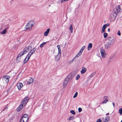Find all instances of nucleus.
Here are the masks:
<instances>
[{
	"label": "nucleus",
	"mask_w": 122,
	"mask_h": 122,
	"mask_svg": "<svg viewBox=\"0 0 122 122\" xmlns=\"http://www.w3.org/2000/svg\"><path fill=\"white\" fill-rule=\"evenodd\" d=\"M50 30V28H48L46 31L44 32V35L45 36H47Z\"/></svg>",
	"instance_id": "ddd939ff"
},
{
	"label": "nucleus",
	"mask_w": 122,
	"mask_h": 122,
	"mask_svg": "<svg viewBox=\"0 0 122 122\" xmlns=\"http://www.w3.org/2000/svg\"><path fill=\"white\" fill-rule=\"evenodd\" d=\"M58 50V54L60 53L61 54V50L60 49V46L59 45H58L57 46Z\"/></svg>",
	"instance_id": "b1692460"
},
{
	"label": "nucleus",
	"mask_w": 122,
	"mask_h": 122,
	"mask_svg": "<svg viewBox=\"0 0 122 122\" xmlns=\"http://www.w3.org/2000/svg\"><path fill=\"white\" fill-rule=\"evenodd\" d=\"M105 121H106L107 122L108 121L107 119L106 118H105Z\"/></svg>",
	"instance_id": "3c124183"
},
{
	"label": "nucleus",
	"mask_w": 122,
	"mask_h": 122,
	"mask_svg": "<svg viewBox=\"0 0 122 122\" xmlns=\"http://www.w3.org/2000/svg\"><path fill=\"white\" fill-rule=\"evenodd\" d=\"M8 107H5V109H7L8 108Z\"/></svg>",
	"instance_id": "4d7b16f0"
},
{
	"label": "nucleus",
	"mask_w": 122,
	"mask_h": 122,
	"mask_svg": "<svg viewBox=\"0 0 122 122\" xmlns=\"http://www.w3.org/2000/svg\"><path fill=\"white\" fill-rule=\"evenodd\" d=\"M34 25L33 21H30L25 26V27L26 29L28 30H31Z\"/></svg>",
	"instance_id": "f03ea898"
},
{
	"label": "nucleus",
	"mask_w": 122,
	"mask_h": 122,
	"mask_svg": "<svg viewBox=\"0 0 122 122\" xmlns=\"http://www.w3.org/2000/svg\"><path fill=\"white\" fill-rule=\"evenodd\" d=\"M29 118L28 116V115L26 114L24 115L21 118Z\"/></svg>",
	"instance_id": "a878e982"
},
{
	"label": "nucleus",
	"mask_w": 122,
	"mask_h": 122,
	"mask_svg": "<svg viewBox=\"0 0 122 122\" xmlns=\"http://www.w3.org/2000/svg\"><path fill=\"white\" fill-rule=\"evenodd\" d=\"M23 86L22 84L21 83H18L17 84V86L19 90H20V89L21 87H22Z\"/></svg>",
	"instance_id": "9d476101"
},
{
	"label": "nucleus",
	"mask_w": 122,
	"mask_h": 122,
	"mask_svg": "<svg viewBox=\"0 0 122 122\" xmlns=\"http://www.w3.org/2000/svg\"><path fill=\"white\" fill-rule=\"evenodd\" d=\"M22 108L20 107V106H19L17 109V111H20Z\"/></svg>",
	"instance_id": "c85d7f7f"
},
{
	"label": "nucleus",
	"mask_w": 122,
	"mask_h": 122,
	"mask_svg": "<svg viewBox=\"0 0 122 122\" xmlns=\"http://www.w3.org/2000/svg\"><path fill=\"white\" fill-rule=\"evenodd\" d=\"M33 79L31 78H30L29 79L28 81H27V83L28 84H30L33 82Z\"/></svg>",
	"instance_id": "f3484780"
},
{
	"label": "nucleus",
	"mask_w": 122,
	"mask_h": 122,
	"mask_svg": "<svg viewBox=\"0 0 122 122\" xmlns=\"http://www.w3.org/2000/svg\"><path fill=\"white\" fill-rule=\"evenodd\" d=\"M10 88H9V89H8L7 90V92H10Z\"/></svg>",
	"instance_id": "de8ad7c7"
},
{
	"label": "nucleus",
	"mask_w": 122,
	"mask_h": 122,
	"mask_svg": "<svg viewBox=\"0 0 122 122\" xmlns=\"http://www.w3.org/2000/svg\"><path fill=\"white\" fill-rule=\"evenodd\" d=\"M75 117L73 116H70L67 119V120L69 121H70L72 120H73Z\"/></svg>",
	"instance_id": "393cba45"
},
{
	"label": "nucleus",
	"mask_w": 122,
	"mask_h": 122,
	"mask_svg": "<svg viewBox=\"0 0 122 122\" xmlns=\"http://www.w3.org/2000/svg\"><path fill=\"white\" fill-rule=\"evenodd\" d=\"M104 25L106 27H107V26H109L110 24L109 23H107L106 24H105Z\"/></svg>",
	"instance_id": "a19ab883"
},
{
	"label": "nucleus",
	"mask_w": 122,
	"mask_h": 122,
	"mask_svg": "<svg viewBox=\"0 0 122 122\" xmlns=\"http://www.w3.org/2000/svg\"><path fill=\"white\" fill-rule=\"evenodd\" d=\"M29 100V98L28 97H26L23 99L21 102L22 103H23L24 106H25V105H26Z\"/></svg>",
	"instance_id": "6e6552de"
},
{
	"label": "nucleus",
	"mask_w": 122,
	"mask_h": 122,
	"mask_svg": "<svg viewBox=\"0 0 122 122\" xmlns=\"http://www.w3.org/2000/svg\"><path fill=\"white\" fill-rule=\"evenodd\" d=\"M117 15L116 14L114 13V12L113 13L112 12L109 16L110 21H114Z\"/></svg>",
	"instance_id": "20e7f679"
},
{
	"label": "nucleus",
	"mask_w": 122,
	"mask_h": 122,
	"mask_svg": "<svg viewBox=\"0 0 122 122\" xmlns=\"http://www.w3.org/2000/svg\"><path fill=\"white\" fill-rule=\"evenodd\" d=\"M49 5V6H50V5Z\"/></svg>",
	"instance_id": "680f3d73"
},
{
	"label": "nucleus",
	"mask_w": 122,
	"mask_h": 122,
	"mask_svg": "<svg viewBox=\"0 0 122 122\" xmlns=\"http://www.w3.org/2000/svg\"><path fill=\"white\" fill-rule=\"evenodd\" d=\"M70 112L73 115H75L76 114L75 112L73 110H71L70 111Z\"/></svg>",
	"instance_id": "2f4dec72"
},
{
	"label": "nucleus",
	"mask_w": 122,
	"mask_h": 122,
	"mask_svg": "<svg viewBox=\"0 0 122 122\" xmlns=\"http://www.w3.org/2000/svg\"><path fill=\"white\" fill-rule=\"evenodd\" d=\"M92 43H89L87 48L88 50H90L92 48Z\"/></svg>",
	"instance_id": "6ab92c4d"
},
{
	"label": "nucleus",
	"mask_w": 122,
	"mask_h": 122,
	"mask_svg": "<svg viewBox=\"0 0 122 122\" xmlns=\"http://www.w3.org/2000/svg\"><path fill=\"white\" fill-rule=\"evenodd\" d=\"M78 111L79 112H80L82 111V109L81 108L79 107L78 108Z\"/></svg>",
	"instance_id": "58836bf2"
},
{
	"label": "nucleus",
	"mask_w": 122,
	"mask_h": 122,
	"mask_svg": "<svg viewBox=\"0 0 122 122\" xmlns=\"http://www.w3.org/2000/svg\"><path fill=\"white\" fill-rule=\"evenodd\" d=\"M120 18L121 19H122V17H120Z\"/></svg>",
	"instance_id": "13d9d810"
},
{
	"label": "nucleus",
	"mask_w": 122,
	"mask_h": 122,
	"mask_svg": "<svg viewBox=\"0 0 122 122\" xmlns=\"http://www.w3.org/2000/svg\"><path fill=\"white\" fill-rule=\"evenodd\" d=\"M112 104H113V106H114H114L115 105V104L114 103L112 102Z\"/></svg>",
	"instance_id": "8fccbe9b"
},
{
	"label": "nucleus",
	"mask_w": 122,
	"mask_h": 122,
	"mask_svg": "<svg viewBox=\"0 0 122 122\" xmlns=\"http://www.w3.org/2000/svg\"><path fill=\"white\" fill-rule=\"evenodd\" d=\"M7 28H5L3 31H2L0 33L1 34H5L7 30Z\"/></svg>",
	"instance_id": "5701e85b"
},
{
	"label": "nucleus",
	"mask_w": 122,
	"mask_h": 122,
	"mask_svg": "<svg viewBox=\"0 0 122 122\" xmlns=\"http://www.w3.org/2000/svg\"><path fill=\"white\" fill-rule=\"evenodd\" d=\"M44 46V45L42 44H41L40 46V47L41 48H42Z\"/></svg>",
	"instance_id": "a18cd8bd"
},
{
	"label": "nucleus",
	"mask_w": 122,
	"mask_h": 122,
	"mask_svg": "<svg viewBox=\"0 0 122 122\" xmlns=\"http://www.w3.org/2000/svg\"><path fill=\"white\" fill-rule=\"evenodd\" d=\"M121 122H122V120L121 121Z\"/></svg>",
	"instance_id": "052dcab7"
},
{
	"label": "nucleus",
	"mask_w": 122,
	"mask_h": 122,
	"mask_svg": "<svg viewBox=\"0 0 122 122\" xmlns=\"http://www.w3.org/2000/svg\"><path fill=\"white\" fill-rule=\"evenodd\" d=\"M69 0H65V1H68Z\"/></svg>",
	"instance_id": "bf43d9fd"
},
{
	"label": "nucleus",
	"mask_w": 122,
	"mask_h": 122,
	"mask_svg": "<svg viewBox=\"0 0 122 122\" xmlns=\"http://www.w3.org/2000/svg\"><path fill=\"white\" fill-rule=\"evenodd\" d=\"M21 120L23 121L24 122H27L29 119V118H21L20 119Z\"/></svg>",
	"instance_id": "dca6fc26"
},
{
	"label": "nucleus",
	"mask_w": 122,
	"mask_h": 122,
	"mask_svg": "<svg viewBox=\"0 0 122 122\" xmlns=\"http://www.w3.org/2000/svg\"><path fill=\"white\" fill-rule=\"evenodd\" d=\"M119 112L120 114H122V108L120 109L119 110Z\"/></svg>",
	"instance_id": "72a5a7b5"
},
{
	"label": "nucleus",
	"mask_w": 122,
	"mask_h": 122,
	"mask_svg": "<svg viewBox=\"0 0 122 122\" xmlns=\"http://www.w3.org/2000/svg\"><path fill=\"white\" fill-rule=\"evenodd\" d=\"M31 49V46H29L27 47H26L25 48H24L23 51L21 52H22V55H24V54H26Z\"/></svg>",
	"instance_id": "423d86ee"
},
{
	"label": "nucleus",
	"mask_w": 122,
	"mask_h": 122,
	"mask_svg": "<svg viewBox=\"0 0 122 122\" xmlns=\"http://www.w3.org/2000/svg\"><path fill=\"white\" fill-rule=\"evenodd\" d=\"M8 107H5V109H7L8 108Z\"/></svg>",
	"instance_id": "6e6d98bb"
},
{
	"label": "nucleus",
	"mask_w": 122,
	"mask_h": 122,
	"mask_svg": "<svg viewBox=\"0 0 122 122\" xmlns=\"http://www.w3.org/2000/svg\"><path fill=\"white\" fill-rule=\"evenodd\" d=\"M102 120L100 118L98 119L97 121L96 122H102Z\"/></svg>",
	"instance_id": "ea45409f"
},
{
	"label": "nucleus",
	"mask_w": 122,
	"mask_h": 122,
	"mask_svg": "<svg viewBox=\"0 0 122 122\" xmlns=\"http://www.w3.org/2000/svg\"><path fill=\"white\" fill-rule=\"evenodd\" d=\"M5 108H4V109H3V110H2V111L1 112H3V111H4L5 110Z\"/></svg>",
	"instance_id": "603ef678"
},
{
	"label": "nucleus",
	"mask_w": 122,
	"mask_h": 122,
	"mask_svg": "<svg viewBox=\"0 0 122 122\" xmlns=\"http://www.w3.org/2000/svg\"><path fill=\"white\" fill-rule=\"evenodd\" d=\"M110 30V29L109 28L108 29V31L109 32Z\"/></svg>",
	"instance_id": "5fc2aeb1"
},
{
	"label": "nucleus",
	"mask_w": 122,
	"mask_h": 122,
	"mask_svg": "<svg viewBox=\"0 0 122 122\" xmlns=\"http://www.w3.org/2000/svg\"><path fill=\"white\" fill-rule=\"evenodd\" d=\"M71 75L70 74L66 77L63 83V87H65L66 86L68 81L71 79Z\"/></svg>",
	"instance_id": "7ed1b4c3"
},
{
	"label": "nucleus",
	"mask_w": 122,
	"mask_h": 122,
	"mask_svg": "<svg viewBox=\"0 0 122 122\" xmlns=\"http://www.w3.org/2000/svg\"><path fill=\"white\" fill-rule=\"evenodd\" d=\"M109 114V113H107L106 114V115H108Z\"/></svg>",
	"instance_id": "864d4df0"
},
{
	"label": "nucleus",
	"mask_w": 122,
	"mask_h": 122,
	"mask_svg": "<svg viewBox=\"0 0 122 122\" xmlns=\"http://www.w3.org/2000/svg\"><path fill=\"white\" fill-rule=\"evenodd\" d=\"M121 10L120 6L118 5L117 6L115 7L114 9L112 12L117 14V15L119 13L120 10Z\"/></svg>",
	"instance_id": "39448f33"
},
{
	"label": "nucleus",
	"mask_w": 122,
	"mask_h": 122,
	"mask_svg": "<svg viewBox=\"0 0 122 122\" xmlns=\"http://www.w3.org/2000/svg\"><path fill=\"white\" fill-rule=\"evenodd\" d=\"M100 52L102 56L104 57V55L106 54L104 50L103 49H101V50Z\"/></svg>",
	"instance_id": "9b49d317"
},
{
	"label": "nucleus",
	"mask_w": 122,
	"mask_h": 122,
	"mask_svg": "<svg viewBox=\"0 0 122 122\" xmlns=\"http://www.w3.org/2000/svg\"><path fill=\"white\" fill-rule=\"evenodd\" d=\"M85 46H84L83 47H82L81 49L80 50L79 53H80L81 54H82V52L83 51V50L85 49Z\"/></svg>",
	"instance_id": "4be33fe9"
},
{
	"label": "nucleus",
	"mask_w": 122,
	"mask_h": 122,
	"mask_svg": "<svg viewBox=\"0 0 122 122\" xmlns=\"http://www.w3.org/2000/svg\"><path fill=\"white\" fill-rule=\"evenodd\" d=\"M36 49V47H35L34 48L32 49L31 50L29 53H30V54L32 55L34 53Z\"/></svg>",
	"instance_id": "f8f14e48"
},
{
	"label": "nucleus",
	"mask_w": 122,
	"mask_h": 122,
	"mask_svg": "<svg viewBox=\"0 0 122 122\" xmlns=\"http://www.w3.org/2000/svg\"><path fill=\"white\" fill-rule=\"evenodd\" d=\"M65 0H61L60 2L61 3H63L65 2Z\"/></svg>",
	"instance_id": "c03bdc74"
},
{
	"label": "nucleus",
	"mask_w": 122,
	"mask_h": 122,
	"mask_svg": "<svg viewBox=\"0 0 122 122\" xmlns=\"http://www.w3.org/2000/svg\"><path fill=\"white\" fill-rule=\"evenodd\" d=\"M24 104L23 103H22V102H21L20 104V107H21L22 108H23V107H24Z\"/></svg>",
	"instance_id": "e433bc0d"
},
{
	"label": "nucleus",
	"mask_w": 122,
	"mask_h": 122,
	"mask_svg": "<svg viewBox=\"0 0 122 122\" xmlns=\"http://www.w3.org/2000/svg\"><path fill=\"white\" fill-rule=\"evenodd\" d=\"M10 76L8 75H5L3 78V79H4L6 82L7 83L9 81Z\"/></svg>",
	"instance_id": "1a4fd4ad"
},
{
	"label": "nucleus",
	"mask_w": 122,
	"mask_h": 122,
	"mask_svg": "<svg viewBox=\"0 0 122 122\" xmlns=\"http://www.w3.org/2000/svg\"><path fill=\"white\" fill-rule=\"evenodd\" d=\"M69 29L71 33H72L73 32V28L72 25L71 24L70 26Z\"/></svg>",
	"instance_id": "aec40b11"
},
{
	"label": "nucleus",
	"mask_w": 122,
	"mask_h": 122,
	"mask_svg": "<svg viewBox=\"0 0 122 122\" xmlns=\"http://www.w3.org/2000/svg\"><path fill=\"white\" fill-rule=\"evenodd\" d=\"M46 42H43L42 44L44 45L46 44Z\"/></svg>",
	"instance_id": "09e8293b"
},
{
	"label": "nucleus",
	"mask_w": 122,
	"mask_h": 122,
	"mask_svg": "<svg viewBox=\"0 0 122 122\" xmlns=\"http://www.w3.org/2000/svg\"><path fill=\"white\" fill-rule=\"evenodd\" d=\"M78 94V92H76L74 96H73V98H75V97H76L77 96Z\"/></svg>",
	"instance_id": "473e14b6"
},
{
	"label": "nucleus",
	"mask_w": 122,
	"mask_h": 122,
	"mask_svg": "<svg viewBox=\"0 0 122 122\" xmlns=\"http://www.w3.org/2000/svg\"><path fill=\"white\" fill-rule=\"evenodd\" d=\"M117 34L119 36H120L121 35V33L119 30H118V31Z\"/></svg>",
	"instance_id": "79ce46f5"
},
{
	"label": "nucleus",
	"mask_w": 122,
	"mask_h": 122,
	"mask_svg": "<svg viewBox=\"0 0 122 122\" xmlns=\"http://www.w3.org/2000/svg\"><path fill=\"white\" fill-rule=\"evenodd\" d=\"M106 118L107 119V120H108V121H109L110 120V117L109 116H107L106 117Z\"/></svg>",
	"instance_id": "4c0bfd02"
},
{
	"label": "nucleus",
	"mask_w": 122,
	"mask_h": 122,
	"mask_svg": "<svg viewBox=\"0 0 122 122\" xmlns=\"http://www.w3.org/2000/svg\"><path fill=\"white\" fill-rule=\"evenodd\" d=\"M107 27L105 26L104 25H103L102 28V30L101 31V32L102 33H104L105 31V29L107 28Z\"/></svg>",
	"instance_id": "a211bd4d"
},
{
	"label": "nucleus",
	"mask_w": 122,
	"mask_h": 122,
	"mask_svg": "<svg viewBox=\"0 0 122 122\" xmlns=\"http://www.w3.org/2000/svg\"><path fill=\"white\" fill-rule=\"evenodd\" d=\"M96 73V72H95L92 73L90 76V78L93 77L95 75Z\"/></svg>",
	"instance_id": "bb28decb"
},
{
	"label": "nucleus",
	"mask_w": 122,
	"mask_h": 122,
	"mask_svg": "<svg viewBox=\"0 0 122 122\" xmlns=\"http://www.w3.org/2000/svg\"><path fill=\"white\" fill-rule=\"evenodd\" d=\"M61 54H60V55L57 54L55 57V59L56 61H57L60 59Z\"/></svg>",
	"instance_id": "2eb2a0df"
},
{
	"label": "nucleus",
	"mask_w": 122,
	"mask_h": 122,
	"mask_svg": "<svg viewBox=\"0 0 122 122\" xmlns=\"http://www.w3.org/2000/svg\"><path fill=\"white\" fill-rule=\"evenodd\" d=\"M80 77V76L79 74H78L76 77V80L78 79Z\"/></svg>",
	"instance_id": "c9c22d12"
},
{
	"label": "nucleus",
	"mask_w": 122,
	"mask_h": 122,
	"mask_svg": "<svg viewBox=\"0 0 122 122\" xmlns=\"http://www.w3.org/2000/svg\"><path fill=\"white\" fill-rule=\"evenodd\" d=\"M75 58H74L72 60H71V61H70L69 62V64H70L71 63L74 61V60Z\"/></svg>",
	"instance_id": "37998d69"
},
{
	"label": "nucleus",
	"mask_w": 122,
	"mask_h": 122,
	"mask_svg": "<svg viewBox=\"0 0 122 122\" xmlns=\"http://www.w3.org/2000/svg\"><path fill=\"white\" fill-rule=\"evenodd\" d=\"M103 36L104 38H106L108 36V34L106 33H103Z\"/></svg>",
	"instance_id": "7c9ffc66"
},
{
	"label": "nucleus",
	"mask_w": 122,
	"mask_h": 122,
	"mask_svg": "<svg viewBox=\"0 0 122 122\" xmlns=\"http://www.w3.org/2000/svg\"><path fill=\"white\" fill-rule=\"evenodd\" d=\"M108 98V97L107 96H104V98L105 99H107Z\"/></svg>",
	"instance_id": "49530a36"
},
{
	"label": "nucleus",
	"mask_w": 122,
	"mask_h": 122,
	"mask_svg": "<svg viewBox=\"0 0 122 122\" xmlns=\"http://www.w3.org/2000/svg\"><path fill=\"white\" fill-rule=\"evenodd\" d=\"M81 54L80 53H79V52L74 57V58H75L76 57H79Z\"/></svg>",
	"instance_id": "cd10ccee"
},
{
	"label": "nucleus",
	"mask_w": 122,
	"mask_h": 122,
	"mask_svg": "<svg viewBox=\"0 0 122 122\" xmlns=\"http://www.w3.org/2000/svg\"><path fill=\"white\" fill-rule=\"evenodd\" d=\"M86 69L84 67H82V69L81 72L82 74L84 73L86 71Z\"/></svg>",
	"instance_id": "4468645a"
},
{
	"label": "nucleus",
	"mask_w": 122,
	"mask_h": 122,
	"mask_svg": "<svg viewBox=\"0 0 122 122\" xmlns=\"http://www.w3.org/2000/svg\"><path fill=\"white\" fill-rule=\"evenodd\" d=\"M31 55L30 54V53H28L26 57V58H27V59L29 60Z\"/></svg>",
	"instance_id": "412c9836"
},
{
	"label": "nucleus",
	"mask_w": 122,
	"mask_h": 122,
	"mask_svg": "<svg viewBox=\"0 0 122 122\" xmlns=\"http://www.w3.org/2000/svg\"><path fill=\"white\" fill-rule=\"evenodd\" d=\"M115 41V40L114 39L111 40L109 42L107 43L106 44H105V48L107 49H108L109 48L111 47V46L114 44Z\"/></svg>",
	"instance_id": "f257e3e1"
},
{
	"label": "nucleus",
	"mask_w": 122,
	"mask_h": 122,
	"mask_svg": "<svg viewBox=\"0 0 122 122\" xmlns=\"http://www.w3.org/2000/svg\"><path fill=\"white\" fill-rule=\"evenodd\" d=\"M29 60L27 59V58H26V57L25 58L24 60L23 61V62L24 64L26 63Z\"/></svg>",
	"instance_id": "c756f323"
},
{
	"label": "nucleus",
	"mask_w": 122,
	"mask_h": 122,
	"mask_svg": "<svg viewBox=\"0 0 122 122\" xmlns=\"http://www.w3.org/2000/svg\"><path fill=\"white\" fill-rule=\"evenodd\" d=\"M108 101V100L107 99H106L105 100H104L103 102H102V103H106Z\"/></svg>",
	"instance_id": "f704fd0d"
},
{
	"label": "nucleus",
	"mask_w": 122,
	"mask_h": 122,
	"mask_svg": "<svg viewBox=\"0 0 122 122\" xmlns=\"http://www.w3.org/2000/svg\"><path fill=\"white\" fill-rule=\"evenodd\" d=\"M22 52H20L18 55L16 59V61L17 63H18L20 62V59L21 58L20 57L22 56L23 55H22Z\"/></svg>",
	"instance_id": "0eeeda50"
}]
</instances>
